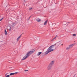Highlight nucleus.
<instances>
[{
  "instance_id": "obj_1",
  "label": "nucleus",
  "mask_w": 77,
  "mask_h": 77,
  "mask_svg": "<svg viewBox=\"0 0 77 77\" xmlns=\"http://www.w3.org/2000/svg\"><path fill=\"white\" fill-rule=\"evenodd\" d=\"M33 53H34V51H29L26 54L25 56L23 57L22 60H25L27 57H29V56H30V55L32 54Z\"/></svg>"
},
{
  "instance_id": "obj_2",
  "label": "nucleus",
  "mask_w": 77,
  "mask_h": 77,
  "mask_svg": "<svg viewBox=\"0 0 77 77\" xmlns=\"http://www.w3.org/2000/svg\"><path fill=\"white\" fill-rule=\"evenodd\" d=\"M56 44H55L54 45H53L50 46L49 47V48L47 49V51L45 52V54H48L49 53H50V52H51V51H53L54 50V49L52 48L54 47V46H55V45H56Z\"/></svg>"
},
{
  "instance_id": "obj_3",
  "label": "nucleus",
  "mask_w": 77,
  "mask_h": 77,
  "mask_svg": "<svg viewBox=\"0 0 77 77\" xmlns=\"http://www.w3.org/2000/svg\"><path fill=\"white\" fill-rule=\"evenodd\" d=\"M74 44L70 45L66 48V50H69V49H70V48H72V47L74 46Z\"/></svg>"
},
{
  "instance_id": "obj_4",
  "label": "nucleus",
  "mask_w": 77,
  "mask_h": 77,
  "mask_svg": "<svg viewBox=\"0 0 77 77\" xmlns=\"http://www.w3.org/2000/svg\"><path fill=\"white\" fill-rule=\"evenodd\" d=\"M51 68H52V66L49 64L48 66L47 69L48 70H50L51 69Z\"/></svg>"
},
{
  "instance_id": "obj_5",
  "label": "nucleus",
  "mask_w": 77,
  "mask_h": 77,
  "mask_svg": "<svg viewBox=\"0 0 77 77\" xmlns=\"http://www.w3.org/2000/svg\"><path fill=\"white\" fill-rule=\"evenodd\" d=\"M54 63V61H51L49 65L52 66Z\"/></svg>"
},
{
  "instance_id": "obj_6",
  "label": "nucleus",
  "mask_w": 77,
  "mask_h": 77,
  "mask_svg": "<svg viewBox=\"0 0 77 77\" xmlns=\"http://www.w3.org/2000/svg\"><path fill=\"white\" fill-rule=\"evenodd\" d=\"M20 35L17 38V41H19V39L20 38H21V35Z\"/></svg>"
},
{
  "instance_id": "obj_7",
  "label": "nucleus",
  "mask_w": 77,
  "mask_h": 77,
  "mask_svg": "<svg viewBox=\"0 0 77 77\" xmlns=\"http://www.w3.org/2000/svg\"><path fill=\"white\" fill-rule=\"evenodd\" d=\"M15 26V23H13L12 24L11 26L12 27H14V26Z\"/></svg>"
},
{
  "instance_id": "obj_8",
  "label": "nucleus",
  "mask_w": 77,
  "mask_h": 77,
  "mask_svg": "<svg viewBox=\"0 0 77 77\" xmlns=\"http://www.w3.org/2000/svg\"><path fill=\"white\" fill-rule=\"evenodd\" d=\"M47 20H45L44 23V25H47Z\"/></svg>"
},
{
  "instance_id": "obj_9",
  "label": "nucleus",
  "mask_w": 77,
  "mask_h": 77,
  "mask_svg": "<svg viewBox=\"0 0 77 77\" xmlns=\"http://www.w3.org/2000/svg\"><path fill=\"white\" fill-rule=\"evenodd\" d=\"M41 53H42V52H38L37 54V56H39V55H40V54H41Z\"/></svg>"
},
{
  "instance_id": "obj_10",
  "label": "nucleus",
  "mask_w": 77,
  "mask_h": 77,
  "mask_svg": "<svg viewBox=\"0 0 77 77\" xmlns=\"http://www.w3.org/2000/svg\"><path fill=\"white\" fill-rule=\"evenodd\" d=\"M36 20L38 22H39V21H41V19L39 18L37 19Z\"/></svg>"
},
{
  "instance_id": "obj_11",
  "label": "nucleus",
  "mask_w": 77,
  "mask_h": 77,
  "mask_svg": "<svg viewBox=\"0 0 77 77\" xmlns=\"http://www.w3.org/2000/svg\"><path fill=\"white\" fill-rule=\"evenodd\" d=\"M10 75H14V73H11L10 74Z\"/></svg>"
},
{
  "instance_id": "obj_12",
  "label": "nucleus",
  "mask_w": 77,
  "mask_h": 77,
  "mask_svg": "<svg viewBox=\"0 0 77 77\" xmlns=\"http://www.w3.org/2000/svg\"><path fill=\"white\" fill-rule=\"evenodd\" d=\"M5 35H7V31H6V30H5Z\"/></svg>"
},
{
  "instance_id": "obj_13",
  "label": "nucleus",
  "mask_w": 77,
  "mask_h": 77,
  "mask_svg": "<svg viewBox=\"0 0 77 77\" xmlns=\"http://www.w3.org/2000/svg\"><path fill=\"white\" fill-rule=\"evenodd\" d=\"M32 8H29V11H31V10H32Z\"/></svg>"
},
{
  "instance_id": "obj_14",
  "label": "nucleus",
  "mask_w": 77,
  "mask_h": 77,
  "mask_svg": "<svg viewBox=\"0 0 77 77\" xmlns=\"http://www.w3.org/2000/svg\"><path fill=\"white\" fill-rule=\"evenodd\" d=\"M31 17V16H30L29 17V18H28L27 19V20H29L30 19V17Z\"/></svg>"
},
{
  "instance_id": "obj_15",
  "label": "nucleus",
  "mask_w": 77,
  "mask_h": 77,
  "mask_svg": "<svg viewBox=\"0 0 77 77\" xmlns=\"http://www.w3.org/2000/svg\"><path fill=\"white\" fill-rule=\"evenodd\" d=\"M73 36H76V34H73Z\"/></svg>"
},
{
  "instance_id": "obj_16",
  "label": "nucleus",
  "mask_w": 77,
  "mask_h": 77,
  "mask_svg": "<svg viewBox=\"0 0 77 77\" xmlns=\"http://www.w3.org/2000/svg\"><path fill=\"white\" fill-rule=\"evenodd\" d=\"M17 73H18V72H16L14 73V74H17Z\"/></svg>"
},
{
  "instance_id": "obj_17",
  "label": "nucleus",
  "mask_w": 77,
  "mask_h": 77,
  "mask_svg": "<svg viewBox=\"0 0 77 77\" xmlns=\"http://www.w3.org/2000/svg\"><path fill=\"white\" fill-rule=\"evenodd\" d=\"M11 29H12V28L11 27H10V29H9L10 31H11Z\"/></svg>"
},
{
  "instance_id": "obj_18",
  "label": "nucleus",
  "mask_w": 77,
  "mask_h": 77,
  "mask_svg": "<svg viewBox=\"0 0 77 77\" xmlns=\"http://www.w3.org/2000/svg\"><path fill=\"white\" fill-rule=\"evenodd\" d=\"M56 37H55L53 39L52 41L55 39H56Z\"/></svg>"
},
{
  "instance_id": "obj_19",
  "label": "nucleus",
  "mask_w": 77,
  "mask_h": 77,
  "mask_svg": "<svg viewBox=\"0 0 77 77\" xmlns=\"http://www.w3.org/2000/svg\"><path fill=\"white\" fill-rule=\"evenodd\" d=\"M3 18H2L0 20V21H2V20H3Z\"/></svg>"
},
{
  "instance_id": "obj_20",
  "label": "nucleus",
  "mask_w": 77,
  "mask_h": 77,
  "mask_svg": "<svg viewBox=\"0 0 77 77\" xmlns=\"http://www.w3.org/2000/svg\"><path fill=\"white\" fill-rule=\"evenodd\" d=\"M24 71H25L26 72L27 71H28V70H25Z\"/></svg>"
},
{
  "instance_id": "obj_21",
  "label": "nucleus",
  "mask_w": 77,
  "mask_h": 77,
  "mask_svg": "<svg viewBox=\"0 0 77 77\" xmlns=\"http://www.w3.org/2000/svg\"><path fill=\"white\" fill-rule=\"evenodd\" d=\"M57 35H56V36L55 37L56 38H57Z\"/></svg>"
},
{
  "instance_id": "obj_22",
  "label": "nucleus",
  "mask_w": 77,
  "mask_h": 77,
  "mask_svg": "<svg viewBox=\"0 0 77 77\" xmlns=\"http://www.w3.org/2000/svg\"><path fill=\"white\" fill-rule=\"evenodd\" d=\"M26 1H27V0H25L24 2H26Z\"/></svg>"
},
{
  "instance_id": "obj_23",
  "label": "nucleus",
  "mask_w": 77,
  "mask_h": 77,
  "mask_svg": "<svg viewBox=\"0 0 77 77\" xmlns=\"http://www.w3.org/2000/svg\"><path fill=\"white\" fill-rule=\"evenodd\" d=\"M7 75V73H6L5 74V75Z\"/></svg>"
},
{
  "instance_id": "obj_24",
  "label": "nucleus",
  "mask_w": 77,
  "mask_h": 77,
  "mask_svg": "<svg viewBox=\"0 0 77 77\" xmlns=\"http://www.w3.org/2000/svg\"><path fill=\"white\" fill-rule=\"evenodd\" d=\"M63 45V44H62V45Z\"/></svg>"
}]
</instances>
